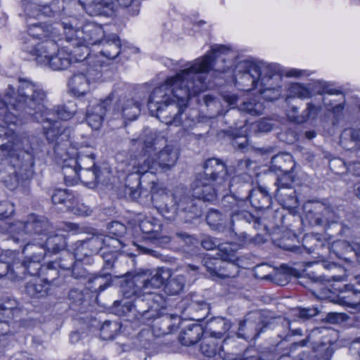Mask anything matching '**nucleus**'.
Instances as JSON below:
<instances>
[{
	"instance_id": "0e129e2a",
	"label": "nucleus",
	"mask_w": 360,
	"mask_h": 360,
	"mask_svg": "<svg viewBox=\"0 0 360 360\" xmlns=\"http://www.w3.org/2000/svg\"><path fill=\"white\" fill-rule=\"evenodd\" d=\"M57 115L58 118L66 120L70 119L72 117L74 112L67 110L65 107H61L58 110Z\"/></svg>"
},
{
	"instance_id": "4c0bfd02",
	"label": "nucleus",
	"mask_w": 360,
	"mask_h": 360,
	"mask_svg": "<svg viewBox=\"0 0 360 360\" xmlns=\"http://www.w3.org/2000/svg\"><path fill=\"white\" fill-rule=\"evenodd\" d=\"M79 175V180L86 185L96 184L100 181L99 171L97 167L84 168L80 170Z\"/></svg>"
},
{
	"instance_id": "6e6d98bb",
	"label": "nucleus",
	"mask_w": 360,
	"mask_h": 360,
	"mask_svg": "<svg viewBox=\"0 0 360 360\" xmlns=\"http://www.w3.org/2000/svg\"><path fill=\"white\" fill-rule=\"evenodd\" d=\"M56 266L63 270H71L75 264L72 255L67 253L60 262H55Z\"/></svg>"
},
{
	"instance_id": "a211bd4d",
	"label": "nucleus",
	"mask_w": 360,
	"mask_h": 360,
	"mask_svg": "<svg viewBox=\"0 0 360 360\" xmlns=\"http://www.w3.org/2000/svg\"><path fill=\"white\" fill-rule=\"evenodd\" d=\"M110 96L99 103L89 106L87 109L86 120L87 124L94 130H98L102 125L104 117L108 107L111 104Z\"/></svg>"
},
{
	"instance_id": "052dcab7",
	"label": "nucleus",
	"mask_w": 360,
	"mask_h": 360,
	"mask_svg": "<svg viewBox=\"0 0 360 360\" xmlns=\"http://www.w3.org/2000/svg\"><path fill=\"white\" fill-rule=\"evenodd\" d=\"M72 275L75 278H83L86 276V271L81 267V264L79 263L75 264L72 267Z\"/></svg>"
},
{
	"instance_id": "4be33fe9",
	"label": "nucleus",
	"mask_w": 360,
	"mask_h": 360,
	"mask_svg": "<svg viewBox=\"0 0 360 360\" xmlns=\"http://www.w3.org/2000/svg\"><path fill=\"white\" fill-rule=\"evenodd\" d=\"M221 261L217 258H205L203 260V265L206 268L207 271L212 276H217L220 278H231L234 277L235 274L231 272H226V269L233 268L238 271V268L233 264H226V266L221 268Z\"/></svg>"
},
{
	"instance_id": "9d476101",
	"label": "nucleus",
	"mask_w": 360,
	"mask_h": 360,
	"mask_svg": "<svg viewBox=\"0 0 360 360\" xmlns=\"http://www.w3.org/2000/svg\"><path fill=\"white\" fill-rule=\"evenodd\" d=\"M266 68L250 61L240 62L236 67L235 82L245 91L259 88L261 79L265 75Z\"/></svg>"
},
{
	"instance_id": "f8f14e48",
	"label": "nucleus",
	"mask_w": 360,
	"mask_h": 360,
	"mask_svg": "<svg viewBox=\"0 0 360 360\" xmlns=\"http://www.w3.org/2000/svg\"><path fill=\"white\" fill-rule=\"evenodd\" d=\"M90 15H111L118 7L128 8L134 0H78Z\"/></svg>"
},
{
	"instance_id": "423d86ee",
	"label": "nucleus",
	"mask_w": 360,
	"mask_h": 360,
	"mask_svg": "<svg viewBox=\"0 0 360 360\" xmlns=\"http://www.w3.org/2000/svg\"><path fill=\"white\" fill-rule=\"evenodd\" d=\"M129 279L125 281L122 285L123 294L127 297L134 295L136 297L133 302L127 300L115 301L112 308V312L117 316H122L136 311L138 314L147 320L155 319L163 316L164 318L162 321H167L169 317L167 314L164 313L167 308V301L165 297L160 294L148 295L143 292L131 294L127 296L124 293V287Z\"/></svg>"
},
{
	"instance_id": "8fccbe9b",
	"label": "nucleus",
	"mask_w": 360,
	"mask_h": 360,
	"mask_svg": "<svg viewBox=\"0 0 360 360\" xmlns=\"http://www.w3.org/2000/svg\"><path fill=\"white\" fill-rule=\"evenodd\" d=\"M67 211H70L72 214L78 216H88L91 214L90 209L82 203H79L77 198L75 196L74 202L72 206L68 208Z\"/></svg>"
},
{
	"instance_id": "58836bf2",
	"label": "nucleus",
	"mask_w": 360,
	"mask_h": 360,
	"mask_svg": "<svg viewBox=\"0 0 360 360\" xmlns=\"http://www.w3.org/2000/svg\"><path fill=\"white\" fill-rule=\"evenodd\" d=\"M120 329V326L116 321H105L100 328L101 337L103 340H112Z\"/></svg>"
},
{
	"instance_id": "c756f323",
	"label": "nucleus",
	"mask_w": 360,
	"mask_h": 360,
	"mask_svg": "<svg viewBox=\"0 0 360 360\" xmlns=\"http://www.w3.org/2000/svg\"><path fill=\"white\" fill-rule=\"evenodd\" d=\"M75 195L66 189H57L52 195V202L54 205H58V209L60 211H67L68 208L72 206Z\"/></svg>"
},
{
	"instance_id": "e433bc0d",
	"label": "nucleus",
	"mask_w": 360,
	"mask_h": 360,
	"mask_svg": "<svg viewBox=\"0 0 360 360\" xmlns=\"http://www.w3.org/2000/svg\"><path fill=\"white\" fill-rule=\"evenodd\" d=\"M237 245L233 243L219 244L217 255L220 260L233 261L236 257Z\"/></svg>"
},
{
	"instance_id": "f257e3e1",
	"label": "nucleus",
	"mask_w": 360,
	"mask_h": 360,
	"mask_svg": "<svg viewBox=\"0 0 360 360\" xmlns=\"http://www.w3.org/2000/svg\"><path fill=\"white\" fill-rule=\"evenodd\" d=\"M229 51L230 49L226 46L214 45L212 46L210 53L196 59L189 68L167 78L150 95L148 106L150 112L167 125L180 126L182 123L181 116L190 98L207 89L204 73L212 68L226 71L225 68H221L217 63L219 60L224 63L225 59L221 56Z\"/></svg>"
},
{
	"instance_id": "6ab92c4d",
	"label": "nucleus",
	"mask_w": 360,
	"mask_h": 360,
	"mask_svg": "<svg viewBox=\"0 0 360 360\" xmlns=\"http://www.w3.org/2000/svg\"><path fill=\"white\" fill-rule=\"evenodd\" d=\"M214 337H204L200 345V351L202 354L208 357L220 358L224 360H231L233 354H231L224 350V346L228 345L230 339H225L223 341V345L217 347L218 343Z\"/></svg>"
},
{
	"instance_id": "69168bd1",
	"label": "nucleus",
	"mask_w": 360,
	"mask_h": 360,
	"mask_svg": "<svg viewBox=\"0 0 360 360\" xmlns=\"http://www.w3.org/2000/svg\"><path fill=\"white\" fill-rule=\"evenodd\" d=\"M11 265L6 262H0V277L7 276L10 278Z\"/></svg>"
},
{
	"instance_id": "13d9d810",
	"label": "nucleus",
	"mask_w": 360,
	"mask_h": 360,
	"mask_svg": "<svg viewBox=\"0 0 360 360\" xmlns=\"http://www.w3.org/2000/svg\"><path fill=\"white\" fill-rule=\"evenodd\" d=\"M330 212V210L328 208H324L323 212L322 213V217L319 215H309L308 218L309 221L313 225H321L324 221H328V218L326 217V214Z\"/></svg>"
},
{
	"instance_id": "2eb2a0df",
	"label": "nucleus",
	"mask_w": 360,
	"mask_h": 360,
	"mask_svg": "<svg viewBox=\"0 0 360 360\" xmlns=\"http://www.w3.org/2000/svg\"><path fill=\"white\" fill-rule=\"evenodd\" d=\"M223 206L226 209L230 204V210L231 211V224L234 226L237 224L238 226L245 224H249L254 219V216L243 207L245 202L243 200H236L233 196L224 195L222 200Z\"/></svg>"
},
{
	"instance_id": "9b49d317",
	"label": "nucleus",
	"mask_w": 360,
	"mask_h": 360,
	"mask_svg": "<svg viewBox=\"0 0 360 360\" xmlns=\"http://www.w3.org/2000/svg\"><path fill=\"white\" fill-rule=\"evenodd\" d=\"M282 75L275 65H268L265 68V75L260 81L259 91L260 96L267 101H274L281 95Z\"/></svg>"
},
{
	"instance_id": "20e7f679",
	"label": "nucleus",
	"mask_w": 360,
	"mask_h": 360,
	"mask_svg": "<svg viewBox=\"0 0 360 360\" xmlns=\"http://www.w3.org/2000/svg\"><path fill=\"white\" fill-rule=\"evenodd\" d=\"M122 243L119 239L102 234H93L91 237L79 241L75 249V257L77 260H82L86 257L97 254L103 247L108 248L109 252L104 251L102 253L105 261L102 272L98 276H95L89 279V286L92 290L103 291L111 284V274L105 272V270L112 269L116 258V252L122 248Z\"/></svg>"
},
{
	"instance_id": "c03bdc74",
	"label": "nucleus",
	"mask_w": 360,
	"mask_h": 360,
	"mask_svg": "<svg viewBox=\"0 0 360 360\" xmlns=\"http://www.w3.org/2000/svg\"><path fill=\"white\" fill-rule=\"evenodd\" d=\"M50 27H43L41 24H32L27 30L28 35L34 39H44L49 36Z\"/></svg>"
},
{
	"instance_id": "393cba45",
	"label": "nucleus",
	"mask_w": 360,
	"mask_h": 360,
	"mask_svg": "<svg viewBox=\"0 0 360 360\" xmlns=\"http://www.w3.org/2000/svg\"><path fill=\"white\" fill-rule=\"evenodd\" d=\"M248 199L252 206L257 210L269 208L271 204V198L267 191L262 187L257 189H248V194L243 198Z\"/></svg>"
},
{
	"instance_id": "338daca9",
	"label": "nucleus",
	"mask_w": 360,
	"mask_h": 360,
	"mask_svg": "<svg viewBox=\"0 0 360 360\" xmlns=\"http://www.w3.org/2000/svg\"><path fill=\"white\" fill-rule=\"evenodd\" d=\"M317 314L316 309H302L300 311V317L309 319Z\"/></svg>"
},
{
	"instance_id": "de8ad7c7",
	"label": "nucleus",
	"mask_w": 360,
	"mask_h": 360,
	"mask_svg": "<svg viewBox=\"0 0 360 360\" xmlns=\"http://www.w3.org/2000/svg\"><path fill=\"white\" fill-rule=\"evenodd\" d=\"M321 108L311 103L307 104V108L302 112L301 117L297 120L298 122H304L308 120H314L321 112Z\"/></svg>"
},
{
	"instance_id": "09e8293b",
	"label": "nucleus",
	"mask_w": 360,
	"mask_h": 360,
	"mask_svg": "<svg viewBox=\"0 0 360 360\" xmlns=\"http://www.w3.org/2000/svg\"><path fill=\"white\" fill-rule=\"evenodd\" d=\"M27 274L24 262H15L11 265L10 279H22Z\"/></svg>"
},
{
	"instance_id": "6e6552de",
	"label": "nucleus",
	"mask_w": 360,
	"mask_h": 360,
	"mask_svg": "<svg viewBox=\"0 0 360 360\" xmlns=\"http://www.w3.org/2000/svg\"><path fill=\"white\" fill-rule=\"evenodd\" d=\"M61 25L65 30L66 39L71 41L73 46L80 49V53L84 50L87 53L86 46L99 44L103 31L101 27L94 25H86L82 29L77 28V20L71 17L70 20L63 19Z\"/></svg>"
},
{
	"instance_id": "bb28decb",
	"label": "nucleus",
	"mask_w": 360,
	"mask_h": 360,
	"mask_svg": "<svg viewBox=\"0 0 360 360\" xmlns=\"http://www.w3.org/2000/svg\"><path fill=\"white\" fill-rule=\"evenodd\" d=\"M46 1H37L36 0H28L25 6V11L30 18H37L41 16H51L52 10L48 5Z\"/></svg>"
},
{
	"instance_id": "bf43d9fd",
	"label": "nucleus",
	"mask_w": 360,
	"mask_h": 360,
	"mask_svg": "<svg viewBox=\"0 0 360 360\" xmlns=\"http://www.w3.org/2000/svg\"><path fill=\"white\" fill-rule=\"evenodd\" d=\"M255 129L259 132H269L272 129V124L266 119H262L255 123Z\"/></svg>"
},
{
	"instance_id": "dca6fc26",
	"label": "nucleus",
	"mask_w": 360,
	"mask_h": 360,
	"mask_svg": "<svg viewBox=\"0 0 360 360\" xmlns=\"http://www.w3.org/2000/svg\"><path fill=\"white\" fill-rule=\"evenodd\" d=\"M198 176H206V179L219 186H229L227 181V170L224 162L216 158H210L204 164V172Z\"/></svg>"
},
{
	"instance_id": "ddd939ff",
	"label": "nucleus",
	"mask_w": 360,
	"mask_h": 360,
	"mask_svg": "<svg viewBox=\"0 0 360 360\" xmlns=\"http://www.w3.org/2000/svg\"><path fill=\"white\" fill-rule=\"evenodd\" d=\"M265 327L262 314L258 311L250 312L240 322L236 335L238 338L244 340L254 339Z\"/></svg>"
},
{
	"instance_id": "864d4df0",
	"label": "nucleus",
	"mask_w": 360,
	"mask_h": 360,
	"mask_svg": "<svg viewBox=\"0 0 360 360\" xmlns=\"http://www.w3.org/2000/svg\"><path fill=\"white\" fill-rule=\"evenodd\" d=\"M82 156L84 158V164H78L77 167L80 168V170H82L84 168H93L95 167V162L94 159L95 156L92 151H90L89 153L84 154L83 152L80 151L79 152L77 157L76 159H78L79 157Z\"/></svg>"
},
{
	"instance_id": "680f3d73",
	"label": "nucleus",
	"mask_w": 360,
	"mask_h": 360,
	"mask_svg": "<svg viewBox=\"0 0 360 360\" xmlns=\"http://www.w3.org/2000/svg\"><path fill=\"white\" fill-rule=\"evenodd\" d=\"M221 97L223 100L227 103L229 105H233L236 103V101L238 100V96L235 94L231 93H223L221 94Z\"/></svg>"
},
{
	"instance_id": "c9c22d12",
	"label": "nucleus",
	"mask_w": 360,
	"mask_h": 360,
	"mask_svg": "<svg viewBox=\"0 0 360 360\" xmlns=\"http://www.w3.org/2000/svg\"><path fill=\"white\" fill-rule=\"evenodd\" d=\"M238 109L252 115H259L262 114L264 106L263 103L259 100V97H254L243 101L240 104Z\"/></svg>"
},
{
	"instance_id": "3c124183",
	"label": "nucleus",
	"mask_w": 360,
	"mask_h": 360,
	"mask_svg": "<svg viewBox=\"0 0 360 360\" xmlns=\"http://www.w3.org/2000/svg\"><path fill=\"white\" fill-rule=\"evenodd\" d=\"M23 262L25 264L27 274L31 276H36L38 274L41 266V260H37L33 258L25 257Z\"/></svg>"
},
{
	"instance_id": "7c9ffc66",
	"label": "nucleus",
	"mask_w": 360,
	"mask_h": 360,
	"mask_svg": "<svg viewBox=\"0 0 360 360\" xmlns=\"http://www.w3.org/2000/svg\"><path fill=\"white\" fill-rule=\"evenodd\" d=\"M45 237L46 240L43 243L48 252L56 254L65 248L66 240L63 235L54 233L51 230V233Z\"/></svg>"
},
{
	"instance_id": "37998d69",
	"label": "nucleus",
	"mask_w": 360,
	"mask_h": 360,
	"mask_svg": "<svg viewBox=\"0 0 360 360\" xmlns=\"http://www.w3.org/2000/svg\"><path fill=\"white\" fill-rule=\"evenodd\" d=\"M210 226L214 229H219L224 226V216L216 210H210L206 217Z\"/></svg>"
},
{
	"instance_id": "a19ab883",
	"label": "nucleus",
	"mask_w": 360,
	"mask_h": 360,
	"mask_svg": "<svg viewBox=\"0 0 360 360\" xmlns=\"http://www.w3.org/2000/svg\"><path fill=\"white\" fill-rule=\"evenodd\" d=\"M43 271L45 277L42 280L45 283L49 284V288L51 284H58L56 280L59 278V271L56 266V262L49 263Z\"/></svg>"
},
{
	"instance_id": "f704fd0d",
	"label": "nucleus",
	"mask_w": 360,
	"mask_h": 360,
	"mask_svg": "<svg viewBox=\"0 0 360 360\" xmlns=\"http://www.w3.org/2000/svg\"><path fill=\"white\" fill-rule=\"evenodd\" d=\"M209 305L205 302H192L186 309L191 319L195 321H202L208 314Z\"/></svg>"
},
{
	"instance_id": "603ef678",
	"label": "nucleus",
	"mask_w": 360,
	"mask_h": 360,
	"mask_svg": "<svg viewBox=\"0 0 360 360\" xmlns=\"http://www.w3.org/2000/svg\"><path fill=\"white\" fill-rule=\"evenodd\" d=\"M293 182V179L290 175V172L283 173V175L278 179L276 185L278 186L276 195L278 198H281L283 195L280 193V190L283 188H290Z\"/></svg>"
},
{
	"instance_id": "0eeeda50",
	"label": "nucleus",
	"mask_w": 360,
	"mask_h": 360,
	"mask_svg": "<svg viewBox=\"0 0 360 360\" xmlns=\"http://www.w3.org/2000/svg\"><path fill=\"white\" fill-rule=\"evenodd\" d=\"M57 46L51 40H46L38 44L30 51L36 56L37 63L40 65H47L53 70H63L67 69L72 63L82 61L85 58L83 54H80V49L75 48L73 51H69L67 47L63 48L54 54Z\"/></svg>"
},
{
	"instance_id": "1a4fd4ad",
	"label": "nucleus",
	"mask_w": 360,
	"mask_h": 360,
	"mask_svg": "<svg viewBox=\"0 0 360 360\" xmlns=\"http://www.w3.org/2000/svg\"><path fill=\"white\" fill-rule=\"evenodd\" d=\"M53 229L47 219L34 214H30L25 221H17L10 227V231L15 232L13 240L23 243L30 240L29 238L36 240V236H46Z\"/></svg>"
},
{
	"instance_id": "a878e982",
	"label": "nucleus",
	"mask_w": 360,
	"mask_h": 360,
	"mask_svg": "<svg viewBox=\"0 0 360 360\" xmlns=\"http://www.w3.org/2000/svg\"><path fill=\"white\" fill-rule=\"evenodd\" d=\"M90 79L82 73L74 74L69 79L70 91L75 96H81L89 91Z\"/></svg>"
},
{
	"instance_id": "5fc2aeb1",
	"label": "nucleus",
	"mask_w": 360,
	"mask_h": 360,
	"mask_svg": "<svg viewBox=\"0 0 360 360\" xmlns=\"http://www.w3.org/2000/svg\"><path fill=\"white\" fill-rule=\"evenodd\" d=\"M17 301L11 297H6L0 301V311L11 312L13 309L17 308Z\"/></svg>"
},
{
	"instance_id": "473e14b6",
	"label": "nucleus",
	"mask_w": 360,
	"mask_h": 360,
	"mask_svg": "<svg viewBox=\"0 0 360 360\" xmlns=\"http://www.w3.org/2000/svg\"><path fill=\"white\" fill-rule=\"evenodd\" d=\"M271 167L283 173H288L293 169L295 163L290 154L281 153L271 158Z\"/></svg>"
},
{
	"instance_id": "5701e85b",
	"label": "nucleus",
	"mask_w": 360,
	"mask_h": 360,
	"mask_svg": "<svg viewBox=\"0 0 360 360\" xmlns=\"http://www.w3.org/2000/svg\"><path fill=\"white\" fill-rule=\"evenodd\" d=\"M100 53L108 59H115L120 53L121 43L119 37L112 34L105 37L100 44Z\"/></svg>"
},
{
	"instance_id": "7ed1b4c3",
	"label": "nucleus",
	"mask_w": 360,
	"mask_h": 360,
	"mask_svg": "<svg viewBox=\"0 0 360 360\" xmlns=\"http://www.w3.org/2000/svg\"><path fill=\"white\" fill-rule=\"evenodd\" d=\"M157 141H144L143 150L145 152L144 156L136 160H132L129 163L131 171L126 178V192L129 193L131 198H136L139 196V186L141 184L140 175L148 172L155 173L159 168L164 170H169L173 167L178 158L177 150L171 144H167L154 157L149 154L156 150Z\"/></svg>"
},
{
	"instance_id": "4d7b16f0",
	"label": "nucleus",
	"mask_w": 360,
	"mask_h": 360,
	"mask_svg": "<svg viewBox=\"0 0 360 360\" xmlns=\"http://www.w3.org/2000/svg\"><path fill=\"white\" fill-rule=\"evenodd\" d=\"M200 243L202 247L207 250H213L216 247L219 248V241L211 236H205Z\"/></svg>"
},
{
	"instance_id": "39448f33",
	"label": "nucleus",
	"mask_w": 360,
	"mask_h": 360,
	"mask_svg": "<svg viewBox=\"0 0 360 360\" xmlns=\"http://www.w3.org/2000/svg\"><path fill=\"white\" fill-rule=\"evenodd\" d=\"M165 292L171 295L180 293L184 286L186 280L183 275H172L167 268H158L154 270H146L131 276L124 287L127 296L131 294H153L152 290L162 287L165 282Z\"/></svg>"
},
{
	"instance_id": "aec40b11",
	"label": "nucleus",
	"mask_w": 360,
	"mask_h": 360,
	"mask_svg": "<svg viewBox=\"0 0 360 360\" xmlns=\"http://www.w3.org/2000/svg\"><path fill=\"white\" fill-rule=\"evenodd\" d=\"M84 158L81 156L78 159L70 158L63 159L62 172L64 176V181L67 185L75 184L79 179L78 164H84Z\"/></svg>"
},
{
	"instance_id": "72a5a7b5",
	"label": "nucleus",
	"mask_w": 360,
	"mask_h": 360,
	"mask_svg": "<svg viewBox=\"0 0 360 360\" xmlns=\"http://www.w3.org/2000/svg\"><path fill=\"white\" fill-rule=\"evenodd\" d=\"M26 243L22 249V252L25 255V257L42 261L48 252L44 243L39 242L31 243L30 240H27Z\"/></svg>"
},
{
	"instance_id": "79ce46f5",
	"label": "nucleus",
	"mask_w": 360,
	"mask_h": 360,
	"mask_svg": "<svg viewBox=\"0 0 360 360\" xmlns=\"http://www.w3.org/2000/svg\"><path fill=\"white\" fill-rule=\"evenodd\" d=\"M204 103L211 110L212 117L221 115L226 112L221 106V102L210 95L204 96Z\"/></svg>"
},
{
	"instance_id": "774afa93",
	"label": "nucleus",
	"mask_w": 360,
	"mask_h": 360,
	"mask_svg": "<svg viewBox=\"0 0 360 360\" xmlns=\"http://www.w3.org/2000/svg\"><path fill=\"white\" fill-rule=\"evenodd\" d=\"M111 228H114L117 233H113L115 236H120L124 233L125 227L123 224L119 222H113L111 225Z\"/></svg>"
},
{
	"instance_id": "b1692460",
	"label": "nucleus",
	"mask_w": 360,
	"mask_h": 360,
	"mask_svg": "<svg viewBox=\"0 0 360 360\" xmlns=\"http://www.w3.org/2000/svg\"><path fill=\"white\" fill-rule=\"evenodd\" d=\"M122 117L132 121L137 118L141 112L140 103L133 98H122L117 103Z\"/></svg>"
},
{
	"instance_id": "412c9836",
	"label": "nucleus",
	"mask_w": 360,
	"mask_h": 360,
	"mask_svg": "<svg viewBox=\"0 0 360 360\" xmlns=\"http://www.w3.org/2000/svg\"><path fill=\"white\" fill-rule=\"evenodd\" d=\"M319 94H328L330 96H338L340 97L338 100L328 99L323 98V102L328 110H332L333 113L338 114L344 108V95L338 90L330 88L328 85L323 84L321 89L317 90Z\"/></svg>"
},
{
	"instance_id": "e2e57ef3",
	"label": "nucleus",
	"mask_w": 360,
	"mask_h": 360,
	"mask_svg": "<svg viewBox=\"0 0 360 360\" xmlns=\"http://www.w3.org/2000/svg\"><path fill=\"white\" fill-rule=\"evenodd\" d=\"M344 135L350 136V138L352 141L360 142V128L345 130Z\"/></svg>"
},
{
	"instance_id": "cd10ccee",
	"label": "nucleus",
	"mask_w": 360,
	"mask_h": 360,
	"mask_svg": "<svg viewBox=\"0 0 360 360\" xmlns=\"http://www.w3.org/2000/svg\"><path fill=\"white\" fill-rule=\"evenodd\" d=\"M49 290V284L39 278L30 280L25 285V292L32 297H44L48 295Z\"/></svg>"
},
{
	"instance_id": "a18cd8bd",
	"label": "nucleus",
	"mask_w": 360,
	"mask_h": 360,
	"mask_svg": "<svg viewBox=\"0 0 360 360\" xmlns=\"http://www.w3.org/2000/svg\"><path fill=\"white\" fill-rule=\"evenodd\" d=\"M140 229L143 233L149 234L150 238L157 239L161 226L159 224H153L149 220H143L140 224Z\"/></svg>"
},
{
	"instance_id": "2f4dec72",
	"label": "nucleus",
	"mask_w": 360,
	"mask_h": 360,
	"mask_svg": "<svg viewBox=\"0 0 360 360\" xmlns=\"http://www.w3.org/2000/svg\"><path fill=\"white\" fill-rule=\"evenodd\" d=\"M207 328L211 336L221 338L231 328V323L224 318L217 317L209 322Z\"/></svg>"
},
{
	"instance_id": "c85d7f7f",
	"label": "nucleus",
	"mask_w": 360,
	"mask_h": 360,
	"mask_svg": "<svg viewBox=\"0 0 360 360\" xmlns=\"http://www.w3.org/2000/svg\"><path fill=\"white\" fill-rule=\"evenodd\" d=\"M203 333L202 328L199 325L189 326L181 330L179 339V342L185 346H189L196 343Z\"/></svg>"
},
{
	"instance_id": "f3484780",
	"label": "nucleus",
	"mask_w": 360,
	"mask_h": 360,
	"mask_svg": "<svg viewBox=\"0 0 360 360\" xmlns=\"http://www.w3.org/2000/svg\"><path fill=\"white\" fill-rule=\"evenodd\" d=\"M2 135L8 138V141L0 146V157L2 159L15 156L18 150H25L24 146L25 138L15 134L13 129H8L0 125V136Z\"/></svg>"
},
{
	"instance_id": "49530a36",
	"label": "nucleus",
	"mask_w": 360,
	"mask_h": 360,
	"mask_svg": "<svg viewBox=\"0 0 360 360\" xmlns=\"http://www.w3.org/2000/svg\"><path fill=\"white\" fill-rule=\"evenodd\" d=\"M289 91V97L305 99L311 96V92L309 89L300 84H292Z\"/></svg>"
},
{
	"instance_id": "4468645a",
	"label": "nucleus",
	"mask_w": 360,
	"mask_h": 360,
	"mask_svg": "<svg viewBox=\"0 0 360 360\" xmlns=\"http://www.w3.org/2000/svg\"><path fill=\"white\" fill-rule=\"evenodd\" d=\"M226 187L207 179L206 176H197L193 184V195L203 201L211 202L217 198L218 193L224 192Z\"/></svg>"
},
{
	"instance_id": "ea45409f",
	"label": "nucleus",
	"mask_w": 360,
	"mask_h": 360,
	"mask_svg": "<svg viewBox=\"0 0 360 360\" xmlns=\"http://www.w3.org/2000/svg\"><path fill=\"white\" fill-rule=\"evenodd\" d=\"M330 166L331 168L336 166L342 167V169L336 171L337 173H344L345 169L354 175L360 176V162H352L349 165H346L342 160L335 159L330 162Z\"/></svg>"
},
{
	"instance_id": "f03ea898",
	"label": "nucleus",
	"mask_w": 360,
	"mask_h": 360,
	"mask_svg": "<svg viewBox=\"0 0 360 360\" xmlns=\"http://www.w3.org/2000/svg\"><path fill=\"white\" fill-rule=\"evenodd\" d=\"M46 95L37 84L27 79L20 78L16 87L9 85L4 96L0 95V119L8 125H20L26 115L34 116L37 122H42L46 138L50 141L58 140L60 123L49 122V118L40 120L38 115L42 112Z\"/></svg>"
}]
</instances>
